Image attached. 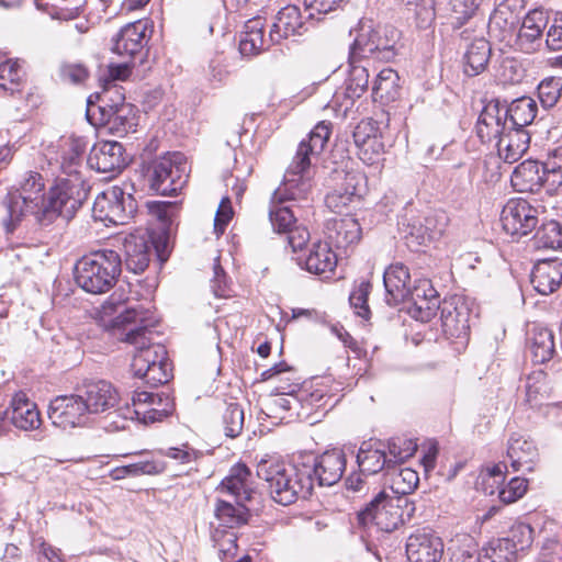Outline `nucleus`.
<instances>
[{
    "label": "nucleus",
    "mask_w": 562,
    "mask_h": 562,
    "mask_svg": "<svg viewBox=\"0 0 562 562\" xmlns=\"http://www.w3.org/2000/svg\"><path fill=\"white\" fill-rule=\"evenodd\" d=\"M100 313L103 318L112 317L110 322L120 340L135 346L134 374L151 385L167 383L171 376L167 350L151 341L153 328L158 321L149 303L147 306L143 303L125 306L111 296L102 304Z\"/></svg>",
    "instance_id": "obj_1"
},
{
    "label": "nucleus",
    "mask_w": 562,
    "mask_h": 562,
    "mask_svg": "<svg viewBox=\"0 0 562 562\" xmlns=\"http://www.w3.org/2000/svg\"><path fill=\"white\" fill-rule=\"evenodd\" d=\"M329 122L322 121L300 142L295 156L289 165L283 182L271 198L269 220L277 233H288L295 223L293 210L283 205L286 201L305 199L313 187L312 160L325 148L330 136Z\"/></svg>",
    "instance_id": "obj_2"
},
{
    "label": "nucleus",
    "mask_w": 562,
    "mask_h": 562,
    "mask_svg": "<svg viewBox=\"0 0 562 562\" xmlns=\"http://www.w3.org/2000/svg\"><path fill=\"white\" fill-rule=\"evenodd\" d=\"M310 468H303L301 459L285 463L277 459H262L257 464L258 477L268 483L272 499L288 506L299 498H307L314 487V479L308 476Z\"/></svg>",
    "instance_id": "obj_3"
},
{
    "label": "nucleus",
    "mask_w": 562,
    "mask_h": 562,
    "mask_svg": "<svg viewBox=\"0 0 562 562\" xmlns=\"http://www.w3.org/2000/svg\"><path fill=\"white\" fill-rule=\"evenodd\" d=\"M122 268L121 256L111 249H103L83 256L75 265L76 283L86 292L101 294L116 282Z\"/></svg>",
    "instance_id": "obj_4"
},
{
    "label": "nucleus",
    "mask_w": 562,
    "mask_h": 562,
    "mask_svg": "<svg viewBox=\"0 0 562 562\" xmlns=\"http://www.w3.org/2000/svg\"><path fill=\"white\" fill-rule=\"evenodd\" d=\"M45 199V183L38 172H29L21 182L20 189L9 192L3 200L8 218L3 221L7 233H12L18 223L29 214L37 215Z\"/></svg>",
    "instance_id": "obj_5"
},
{
    "label": "nucleus",
    "mask_w": 562,
    "mask_h": 562,
    "mask_svg": "<svg viewBox=\"0 0 562 562\" xmlns=\"http://www.w3.org/2000/svg\"><path fill=\"white\" fill-rule=\"evenodd\" d=\"M82 184L80 177L59 179L50 189L48 198L44 199L36 222L41 225H49L57 217L65 221L72 218L87 196Z\"/></svg>",
    "instance_id": "obj_6"
},
{
    "label": "nucleus",
    "mask_w": 562,
    "mask_h": 562,
    "mask_svg": "<svg viewBox=\"0 0 562 562\" xmlns=\"http://www.w3.org/2000/svg\"><path fill=\"white\" fill-rule=\"evenodd\" d=\"M150 189L160 195H175L189 178L187 157L179 151L168 153L154 159L147 168Z\"/></svg>",
    "instance_id": "obj_7"
},
{
    "label": "nucleus",
    "mask_w": 562,
    "mask_h": 562,
    "mask_svg": "<svg viewBox=\"0 0 562 562\" xmlns=\"http://www.w3.org/2000/svg\"><path fill=\"white\" fill-rule=\"evenodd\" d=\"M103 105L88 104L87 119L94 126H102L116 136H125L135 132L137 126V110L132 103L125 102L124 97L116 91V100Z\"/></svg>",
    "instance_id": "obj_8"
},
{
    "label": "nucleus",
    "mask_w": 562,
    "mask_h": 562,
    "mask_svg": "<svg viewBox=\"0 0 562 562\" xmlns=\"http://www.w3.org/2000/svg\"><path fill=\"white\" fill-rule=\"evenodd\" d=\"M400 502L401 497L381 491L363 510L358 513V526L364 530L375 527L383 532L394 531L403 521Z\"/></svg>",
    "instance_id": "obj_9"
},
{
    "label": "nucleus",
    "mask_w": 562,
    "mask_h": 562,
    "mask_svg": "<svg viewBox=\"0 0 562 562\" xmlns=\"http://www.w3.org/2000/svg\"><path fill=\"white\" fill-rule=\"evenodd\" d=\"M136 211L137 203L134 196L117 186L98 194L92 206V214L97 221L114 225L126 224Z\"/></svg>",
    "instance_id": "obj_10"
},
{
    "label": "nucleus",
    "mask_w": 562,
    "mask_h": 562,
    "mask_svg": "<svg viewBox=\"0 0 562 562\" xmlns=\"http://www.w3.org/2000/svg\"><path fill=\"white\" fill-rule=\"evenodd\" d=\"M398 38L400 32L394 26H379L355 40L350 49L351 56L390 61L396 55L395 45Z\"/></svg>",
    "instance_id": "obj_11"
},
{
    "label": "nucleus",
    "mask_w": 562,
    "mask_h": 562,
    "mask_svg": "<svg viewBox=\"0 0 562 562\" xmlns=\"http://www.w3.org/2000/svg\"><path fill=\"white\" fill-rule=\"evenodd\" d=\"M539 207L525 199H510L504 205L501 222L504 231L516 238L527 236L539 223Z\"/></svg>",
    "instance_id": "obj_12"
},
{
    "label": "nucleus",
    "mask_w": 562,
    "mask_h": 562,
    "mask_svg": "<svg viewBox=\"0 0 562 562\" xmlns=\"http://www.w3.org/2000/svg\"><path fill=\"white\" fill-rule=\"evenodd\" d=\"M441 311L442 331L448 338L459 339L461 345L468 341L470 331L471 310L468 302L461 296L443 301Z\"/></svg>",
    "instance_id": "obj_13"
},
{
    "label": "nucleus",
    "mask_w": 562,
    "mask_h": 562,
    "mask_svg": "<svg viewBox=\"0 0 562 562\" xmlns=\"http://www.w3.org/2000/svg\"><path fill=\"white\" fill-rule=\"evenodd\" d=\"M47 413L52 423L63 429L83 425L89 415L79 392L56 396L50 401Z\"/></svg>",
    "instance_id": "obj_14"
},
{
    "label": "nucleus",
    "mask_w": 562,
    "mask_h": 562,
    "mask_svg": "<svg viewBox=\"0 0 562 562\" xmlns=\"http://www.w3.org/2000/svg\"><path fill=\"white\" fill-rule=\"evenodd\" d=\"M303 468H310L308 476L321 486H333L340 481L346 470V456L339 449L325 451L312 460L302 459Z\"/></svg>",
    "instance_id": "obj_15"
},
{
    "label": "nucleus",
    "mask_w": 562,
    "mask_h": 562,
    "mask_svg": "<svg viewBox=\"0 0 562 562\" xmlns=\"http://www.w3.org/2000/svg\"><path fill=\"white\" fill-rule=\"evenodd\" d=\"M89 414H101L114 408L120 394L116 387L105 380H88L78 390Z\"/></svg>",
    "instance_id": "obj_16"
},
{
    "label": "nucleus",
    "mask_w": 562,
    "mask_h": 562,
    "mask_svg": "<svg viewBox=\"0 0 562 562\" xmlns=\"http://www.w3.org/2000/svg\"><path fill=\"white\" fill-rule=\"evenodd\" d=\"M406 301L412 302L409 314L423 323L429 322L440 307L439 294L428 279L416 280Z\"/></svg>",
    "instance_id": "obj_17"
},
{
    "label": "nucleus",
    "mask_w": 562,
    "mask_h": 562,
    "mask_svg": "<svg viewBox=\"0 0 562 562\" xmlns=\"http://www.w3.org/2000/svg\"><path fill=\"white\" fill-rule=\"evenodd\" d=\"M442 553L443 542L431 530H416L406 541V554L409 562H439Z\"/></svg>",
    "instance_id": "obj_18"
},
{
    "label": "nucleus",
    "mask_w": 562,
    "mask_h": 562,
    "mask_svg": "<svg viewBox=\"0 0 562 562\" xmlns=\"http://www.w3.org/2000/svg\"><path fill=\"white\" fill-rule=\"evenodd\" d=\"M148 21L138 20L126 24L113 40L112 50L125 59L140 55L148 42Z\"/></svg>",
    "instance_id": "obj_19"
},
{
    "label": "nucleus",
    "mask_w": 562,
    "mask_h": 562,
    "mask_svg": "<svg viewBox=\"0 0 562 562\" xmlns=\"http://www.w3.org/2000/svg\"><path fill=\"white\" fill-rule=\"evenodd\" d=\"M88 165L102 173L121 171L127 165L122 144L108 140L94 145L89 154Z\"/></svg>",
    "instance_id": "obj_20"
},
{
    "label": "nucleus",
    "mask_w": 562,
    "mask_h": 562,
    "mask_svg": "<svg viewBox=\"0 0 562 562\" xmlns=\"http://www.w3.org/2000/svg\"><path fill=\"white\" fill-rule=\"evenodd\" d=\"M509 127L504 106L498 101H490L476 122V135L483 143L498 140Z\"/></svg>",
    "instance_id": "obj_21"
},
{
    "label": "nucleus",
    "mask_w": 562,
    "mask_h": 562,
    "mask_svg": "<svg viewBox=\"0 0 562 562\" xmlns=\"http://www.w3.org/2000/svg\"><path fill=\"white\" fill-rule=\"evenodd\" d=\"M297 262L307 272L327 279L335 271L337 256L328 243L318 240L313 243L306 256L297 258Z\"/></svg>",
    "instance_id": "obj_22"
},
{
    "label": "nucleus",
    "mask_w": 562,
    "mask_h": 562,
    "mask_svg": "<svg viewBox=\"0 0 562 562\" xmlns=\"http://www.w3.org/2000/svg\"><path fill=\"white\" fill-rule=\"evenodd\" d=\"M122 245L126 268L134 273L143 272L150 260V236L147 233L130 234L124 237Z\"/></svg>",
    "instance_id": "obj_23"
},
{
    "label": "nucleus",
    "mask_w": 562,
    "mask_h": 562,
    "mask_svg": "<svg viewBox=\"0 0 562 562\" xmlns=\"http://www.w3.org/2000/svg\"><path fill=\"white\" fill-rule=\"evenodd\" d=\"M306 31L307 22L302 16L300 8L289 4L279 10L270 30V41L279 44L290 36L302 35Z\"/></svg>",
    "instance_id": "obj_24"
},
{
    "label": "nucleus",
    "mask_w": 562,
    "mask_h": 562,
    "mask_svg": "<svg viewBox=\"0 0 562 562\" xmlns=\"http://www.w3.org/2000/svg\"><path fill=\"white\" fill-rule=\"evenodd\" d=\"M547 25V16L541 10H532L526 14L517 34V47L527 54L538 50L542 43V32Z\"/></svg>",
    "instance_id": "obj_25"
},
{
    "label": "nucleus",
    "mask_w": 562,
    "mask_h": 562,
    "mask_svg": "<svg viewBox=\"0 0 562 562\" xmlns=\"http://www.w3.org/2000/svg\"><path fill=\"white\" fill-rule=\"evenodd\" d=\"M385 286V300L389 305H397L406 302L409 296L411 274L408 268L403 263L390 265L383 274Z\"/></svg>",
    "instance_id": "obj_26"
},
{
    "label": "nucleus",
    "mask_w": 562,
    "mask_h": 562,
    "mask_svg": "<svg viewBox=\"0 0 562 562\" xmlns=\"http://www.w3.org/2000/svg\"><path fill=\"white\" fill-rule=\"evenodd\" d=\"M507 458L515 472H531L538 459V449L532 440L520 434H513L508 439Z\"/></svg>",
    "instance_id": "obj_27"
},
{
    "label": "nucleus",
    "mask_w": 562,
    "mask_h": 562,
    "mask_svg": "<svg viewBox=\"0 0 562 562\" xmlns=\"http://www.w3.org/2000/svg\"><path fill=\"white\" fill-rule=\"evenodd\" d=\"M530 282L541 295H549L557 291L562 283V261L542 260L535 265Z\"/></svg>",
    "instance_id": "obj_28"
},
{
    "label": "nucleus",
    "mask_w": 562,
    "mask_h": 562,
    "mask_svg": "<svg viewBox=\"0 0 562 562\" xmlns=\"http://www.w3.org/2000/svg\"><path fill=\"white\" fill-rule=\"evenodd\" d=\"M544 171L536 160H525L519 164L510 177L513 188L518 192L536 193L544 190Z\"/></svg>",
    "instance_id": "obj_29"
},
{
    "label": "nucleus",
    "mask_w": 562,
    "mask_h": 562,
    "mask_svg": "<svg viewBox=\"0 0 562 562\" xmlns=\"http://www.w3.org/2000/svg\"><path fill=\"white\" fill-rule=\"evenodd\" d=\"M530 144L529 133L525 128L508 127L496 142L498 156L508 164L518 161Z\"/></svg>",
    "instance_id": "obj_30"
},
{
    "label": "nucleus",
    "mask_w": 562,
    "mask_h": 562,
    "mask_svg": "<svg viewBox=\"0 0 562 562\" xmlns=\"http://www.w3.org/2000/svg\"><path fill=\"white\" fill-rule=\"evenodd\" d=\"M10 406L12 409L11 422L16 428L25 431L40 428L42 419L37 406L24 392H16Z\"/></svg>",
    "instance_id": "obj_31"
},
{
    "label": "nucleus",
    "mask_w": 562,
    "mask_h": 562,
    "mask_svg": "<svg viewBox=\"0 0 562 562\" xmlns=\"http://www.w3.org/2000/svg\"><path fill=\"white\" fill-rule=\"evenodd\" d=\"M265 21L260 16L252 18L245 23L244 32L239 41V52L244 56H256L268 49L271 44L269 37H265Z\"/></svg>",
    "instance_id": "obj_32"
},
{
    "label": "nucleus",
    "mask_w": 562,
    "mask_h": 562,
    "mask_svg": "<svg viewBox=\"0 0 562 562\" xmlns=\"http://www.w3.org/2000/svg\"><path fill=\"white\" fill-rule=\"evenodd\" d=\"M326 229L328 238L339 248H347L358 244L362 236V229L358 220L351 215L329 220Z\"/></svg>",
    "instance_id": "obj_33"
},
{
    "label": "nucleus",
    "mask_w": 562,
    "mask_h": 562,
    "mask_svg": "<svg viewBox=\"0 0 562 562\" xmlns=\"http://www.w3.org/2000/svg\"><path fill=\"white\" fill-rule=\"evenodd\" d=\"M250 476V471L245 464H236L221 482L217 491L233 496L236 501L247 502L250 499L254 491Z\"/></svg>",
    "instance_id": "obj_34"
},
{
    "label": "nucleus",
    "mask_w": 562,
    "mask_h": 562,
    "mask_svg": "<svg viewBox=\"0 0 562 562\" xmlns=\"http://www.w3.org/2000/svg\"><path fill=\"white\" fill-rule=\"evenodd\" d=\"M524 9L525 0H503L490 16V31H499L504 35L510 33L518 23Z\"/></svg>",
    "instance_id": "obj_35"
},
{
    "label": "nucleus",
    "mask_w": 562,
    "mask_h": 562,
    "mask_svg": "<svg viewBox=\"0 0 562 562\" xmlns=\"http://www.w3.org/2000/svg\"><path fill=\"white\" fill-rule=\"evenodd\" d=\"M392 461L381 443L363 442L357 453V462L363 474H376L384 468H391Z\"/></svg>",
    "instance_id": "obj_36"
},
{
    "label": "nucleus",
    "mask_w": 562,
    "mask_h": 562,
    "mask_svg": "<svg viewBox=\"0 0 562 562\" xmlns=\"http://www.w3.org/2000/svg\"><path fill=\"white\" fill-rule=\"evenodd\" d=\"M88 140L82 136L71 135L65 139L61 149L60 167L68 177H79L82 156L88 147Z\"/></svg>",
    "instance_id": "obj_37"
},
{
    "label": "nucleus",
    "mask_w": 562,
    "mask_h": 562,
    "mask_svg": "<svg viewBox=\"0 0 562 562\" xmlns=\"http://www.w3.org/2000/svg\"><path fill=\"white\" fill-rule=\"evenodd\" d=\"M504 106L508 125L514 128H525L537 116L538 105L531 97H521L514 100L508 106Z\"/></svg>",
    "instance_id": "obj_38"
},
{
    "label": "nucleus",
    "mask_w": 562,
    "mask_h": 562,
    "mask_svg": "<svg viewBox=\"0 0 562 562\" xmlns=\"http://www.w3.org/2000/svg\"><path fill=\"white\" fill-rule=\"evenodd\" d=\"M544 178V191L549 195H561L562 188V146L549 149L542 161Z\"/></svg>",
    "instance_id": "obj_39"
},
{
    "label": "nucleus",
    "mask_w": 562,
    "mask_h": 562,
    "mask_svg": "<svg viewBox=\"0 0 562 562\" xmlns=\"http://www.w3.org/2000/svg\"><path fill=\"white\" fill-rule=\"evenodd\" d=\"M491 57V45L485 38L474 40L464 55V72L468 76L481 74L487 66Z\"/></svg>",
    "instance_id": "obj_40"
},
{
    "label": "nucleus",
    "mask_w": 562,
    "mask_h": 562,
    "mask_svg": "<svg viewBox=\"0 0 562 562\" xmlns=\"http://www.w3.org/2000/svg\"><path fill=\"white\" fill-rule=\"evenodd\" d=\"M400 77L392 68L382 69L372 86V94L374 100L381 102H391L398 97Z\"/></svg>",
    "instance_id": "obj_41"
},
{
    "label": "nucleus",
    "mask_w": 562,
    "mask_h": 562,
    "mask_svg": "<svg viewBox=\"0 0 562 562\" xmlns=\"http://www.w3.org/2000/svg\"><path fill=\"white\" fill-rule=\"evenodd\" d=\"M529 349L533 362L544 363L549 361L554 353L553 334L547 328L532 329L529 338Z\"/></svg>",
    "instance_id": "obj_42"
},
{
    "label": "nucleus",
    "mask_w": 562,
    "mask_h": 562,
    "mask_svg": "<svg viewBox=\"0 0 562 562\" xmlns=\"http://www.w3.org/2000/svg\"><path fill=\"white\" fill-rule=\"evenodd\" d=\"M237 505H233L225 499H217L215 505V517L218 521L228 528H235L244 525L248 519V510L245 507V502L236 501Z\"/></svg>",
    "instance_id": "obj_43"
},
{
    "label": "nucleus",
    "mask_w": 562,
    "mask_h": 562,
    "mask_svg": "<svg viewBox=\"0 0 562 562\" xmlns=\"http://www.w3.org/2000/svg\"><path fill=\"white\" fill-rule=\"evenodd\" d=\"M362 176L356 172H348L345 176L344 189H336L326 195V204L330 209H339L348 205L353 196L359 195L358 186L362 180Z\"/></svg>",
    "instance_id": "obj_44"
},
{
    "label": "nucleus",
    "mask_w": 562,
    "mask_h": 562,
    "mask_svg": "<svg viewBox=\"0 0 562 562\" xmlns=\"http://www.w3.org/2000/svg\"><path fill=\"white\" fill-rule=\"evenodd\" d=\"M359 57H349L350 69L348 77L345 81L346 95L351 99L360 98L368 89L369 86V72L368 69L357 64Z\"/></svg>",
    "instance_id": "obj_45"
},
{
    "label": "nucleus",
    "mask_w": 562,
    "mask_h": 562,
    "mask_svg": "<svg viewBox=\"0 0 562 562\" xmlns=\"http://www.w3.org/2000/svg\"><path fill=\"white\" fill-rule=\"evenodd\" d=\"M533 246L538 249H562V225L557 221L543 223L536 232Z\"/></svg>",
    "instance_id": "obj_46"
},
{
    "label": "nucleus",
    "mask_w": 562,
    "mask_h": 562,
    "mask_svg": "<svg viewBox=\"0 0 562 562\" xmlns=\"http://www.w3.org/2000/svg\"><path fill=\"white\" fill-rule=\"evenodd\" d=\"M24 71L19 60L8 59L0 64V89L10 94L20 92Z\"/></svg>",
    "instance_id": "obj_47"
},
{
    "label": "nucleus",
    "mask_w": 562,
    "mask_h": 562,
    "mask_svg": "<svg viewBox=\"0 0 562 562\" xmlns=\"http://www.w3.org/2000/svg\"><path fill=\"white\" fill-rule=\"evenodd\" d=\"M151 392L136 391L132 397V407L126 406L122 413L123 420L121 423L114 422V429H125V422L127 419H137L140 423L144 420L150 409Z\"/></svg>",
    "instance_id": "obj_48"
},
{
    "label": "nucleus",
    "mask_w": 562,
    "mask_h": 562,
    "mask_svg": "<svg viewBox=\"0 0 562 562\" xmlns=\"http://www.w3.org/2000/svg\"><path fill=\"white\" fill-rule=\"evenodd\" d=\"M405 10L417 29L428 30L432 26L436 19L434 0H419Z\"/></svg>",
    "instance_id": "obj_49"
},
{
    "label": "nucleus",
    "mask_w": 562,
    "mask_h": 562,
    "mask_svg": "<svg viewBox=\"0 0 562 562\" xmlns=\"http://www.w3.org/2000/svg\"><path fill=\"white\" fill-rule=\"evenodd\" d=\"M537 93L543 109L553 108L561 98L562 79L559 77L544 78L538 85Z\"/></svg>",
    "instance_id": "obj_50"
},
{
    "label": "nucleus",
    "mask_w": 562,
    "mask_h": 562,
    "mask_svg": "<svg viewBox=\"0 0 562 562\" xmlns=\"http://www.w3.org/2000/svg\"><path fill=\"white\" fill-rule=\"evenodd\" d=\"M532 528L524 522H518L512 526L508 536L502 538L507 542L508 549L516 555L518 551H522L530 547L532 543Z\"/></svg>",
    "instance_id": "obj_51"
},
{
    "label": "nucleus",
    "mask_w": 562,
    "mask_h": 562,
    "mask_svg": "<svg viewBox=\"0 0 562 562\" xmlns=\"http://www.w3.org/2000/svg\"><path fill=\"white\" fill-rule=\"evenodd\" d=\"M503 539L490 541L479 553L477 562H512L515 559L513 551Z\"/></svg>",
    "instance_id": "obj_52"
},
{
    "label": "nucleus",
    "mask_w": 562,
    "mask_h": 562,
    "mask_svg": "<svg viewBox=\"0 0 562 562\" xmlns=\"http://www.w3.org/2000/svg\"><path fill=\"white\" fill-rule=\"evenodd\" d=\"M417 443L414 439L404 436L394 437L389 440V459H393L392 464L405 462L413 457L417 450Z\"/></svg>",
    "instance_id": "obj_53"
},
{
    "label": "nucleus",
    "mask_w": 562,
    "mask_h": 562,
    "mask_svg": "<svg viewBox=\"0 0 562 562\" xmlns=\"http://www.w3.org/2000/svg\"><path fill=\"white\" fill-rule=\"evenodd\" d=\"M419 482L418 473L411 469H401L391 479V488L394 494L407 495L414 492Z\"/></svg>",
    "instance_id": "obj_54"
},
{
    "label": "nucleus",
    "mask_w": 562,
    "mask_h": 562,
    "mask_svg": "<svg viewBox=\"0 0 562 562\" xmlns=\"http://www.w3.org/2000/svg\"><path fill=\"white\" fill-rule=\"evenodd\" d=\"M544 385L546 374L543 371L538 370L529 374L525 383L526 403L531 407L539 405L540 401L543 398Z\"/></svg>",
    "instance_id": "obj_55"
},
{
    "label": "nucleus",
    "mask_w": 562,
    "mask_h": 562,
    "mask_svg": "<svg viewBox=\"0 0 562 562\" xmlns=\"http://www.w3.org/2000/svg\"><path fill=\"white\" fill-rule=\"evenodd\" d=\"M224 431L227 437L235 438L244 426V409L237 403L227 405L223 414Z\"/></svg>",
    "instance_id": "obj_56"
},
{
    "label": "nucleus",
    "mask_w": 562,
    "mask_h": 562,
    "mask_svg": "<svg viewBox=\"0 0 562 562\" xmlns=\"http://www.w3.org/2000/svg\"><path fill=\"white\" fill-rule=\"evenodd\" d=\"M371 290L369 281L362 280L350 293L349 302L356 314L362 318H369L370 310L368 305V296Z\"/></svg>",
    "instance_id": "obj_57"
},
{
    "label": "nucleus",
    "mask_w": 562,
    "mask_h": 562,
    "mask_svg": "<svg viewBox=\"0 0 562 562\" xmlns=\"http://www.w3.org/2000/svg\"><path fill=\"white\" fill-rule=\"evenodd\" d=\"M211 289L216 297H229L233 293L228 278L223 270L220 258L214 259L213 278L211 280Z\"/></svg>",
    "instance_id": "obj_58"
},
{
    "label": "nucleus",
    "mask_w": 562,
    "mask_h": 562,
    "mask_svg": "<svg viewBox=\"0 0 562 562\" xmlns=\"http://www.w3.org/2000/svg\"><path fill=\"white\" fill-rule=\"evenodd\" d=\"M528 482L521 477H514L506 486L498 491V497L505 504H510L519 499L527 492Z\"/></svg>",
    "instance_id": "obj_59"
},
{
    "label": "nucleus",
    "mask_w": 562,
    "mask_h": 562,
    "mask_svg": "<svg viewBox=\"0 0 562 562\" xmlns=\"http://www.w3.org/2000/svg\"><path fill=\"white\" fill-rule=\"evenodd\" d=\"M446 220L443 214L439 215L440 226L437 227L432 225L434 218L428 216L425 218V227L420 226L416 232L412 231L411 235L416 237L418 244H424L426 240H430L443 232Z\"/></svg>",
    "instance_id": "obj_60"
},
{
    "label": "nucleus",
    "mask_w": 562,
    "mask_h": 562,
    "mask_svg": "<svg viewBox=\"0 0 562 562\" xmlns=\"http://www.w3.org/2000/svg\"><path fill=\"white\" fill-rule=\"evenodd\" d=\"M384 145L376 135L374 138L367 140V144L358 148L359 158L367 165H373L383 153Z\"/></svg>",
    "instance_id": "obj_61"
},
{
    "label": "nucleus",
    "mask_w": 562,
    "mask_h": 562,
    "mask_svg": "<svg viewBox=\"0 0 562 562\" xmlns=\"http://www.w3.org/2000/svg\"><path fill=\"white\" fill-rule=\"evenodd\" d=\"M164 454L173 459L179 464H191L199 458V452L188 443H183L180 447H170L164 452Z\"/></svg>",
    "instance_id": "obj_62"
},
{
    "label": "nucleus",
    "mask_w": 562,
    "mask_h": 562,
    "mask_svg": "<svg viewBox=\"0 0 562 562\" xmlns=\"http://www.w3.org/2000/svg\"><path fill=\"white\" fill-rule=\"evenodd\" d=\"M126 472L128 476H139V475H151L160 473L164 470V467L159 462H155L153 460H143L135 463H131L125 465Z\"/></svg>",
    "instance_id": "obj_63"
},
{
    "label": "nucleus",
    "mask_w": 562,
    "mask_h": 562,
    "mask_svg": "<svg viewBox=\"0 0 562 562\" xmlns=\"http://www.w3.org/2000/svg\"><path fill=\"white\" fill-rule=\"evenodd\" d=\"M89 76V71L82 64H64L60 67V77L65 81L81 83Z\"/></svg>",
    "instance_id": "obj_64"
}]
</instances>
